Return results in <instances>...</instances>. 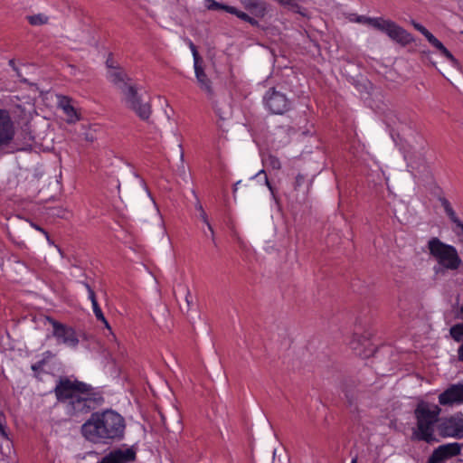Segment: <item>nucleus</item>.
<instances>
[{
  "label": "nucleus",
  "mask_w": 463,
  "mask_h": 463,
  "mask_svg": "<svg viewBox=\"0 0 463 463\" xmlns=\"http://www.w3.org/2000/svg\"><path fill=\"white\" fill-rule=\"evenodd\" d=\"M126 429L125 419L112 410L93 413L82 425L83 436L94 443L120 439Z\"/></svg>",
  "instance_id": "1"
},
{
  "label": "nucleus",
  "mask_w": 463,
  "mask_h": 463,
  "mask_svg": "<svg viewBox=\"0 0 463 463\" xmlns=\"http://www.w3.org/2000/svg\"><path fill=\"white\" fill-rule=\"evenodd\" d=\"M108 79L118 89L120 90L124 96V100L128 107L143 120L148 119L151 115V107L148 102H144L137 95L135 86L128 82L125 72L118 67L113 65L110 59L107 60Z\"/></svg>",
  "instance_id": "2"
},
{
  "label": "nucleus",
  "mask_w": 463,
  "mask_h": 463,
  "mask_svg": "<svg viewBox=\"0 0 463 463\" xmlns=\"http://www.w3.org/2000/svg\"><path fill=\"white\" fill-rule=\"evenodd\" d=\"M440 408L434 403L420 402L415 409L417 424L412 432V437L417 440L428 443L437 441L434 435L435 424L440 414Z\"/></svg>",
  "instance_id": "3"
},
{
  "label": "nucleus",
  "mask_w": 463,
  "mask_h": 463,
  "mask_svg": "<svg viewBox=\"0 0 463 463\" xmlns=\"http://www.w3.org/2000/svg\"><path fill=\"white\" fill-rule=\"evenodd\" d=\"M90 391V387L86 383L68 378L61 379L54 390L59 401L69 402L78 411L85 408Z\"/></svg>",
  "instance_id": "4"
},
{
  "label": "nucleus",
  "mask_w": 463,
  "mask_h": 463,
  "mask_svg": "<svg viewBox=\"0 0 463 463\" xmlns=\"http://www.w3.org/2000/svg\"><path fill=\"white\" fill-rule=\"evenodd\" d=\"M428 250L430 254L445 269H457L461 266V259L457 249L442 242L438 238H431L428 241Z\"/></svg>",
  "instance_id": "5"
},
{
  "label": "nucleus",
  "mask_w": 463,
  "mask_h": 463,
  "mask_svg": "<svg viewBox=\"0 0 463 463\" xmlns=\"http://www.w3.org/2000/svg\"><path fill=\"white\" fill-rule=\"evenodd\" d=\"M439 434L443 438H463V413L457 412L443 418L437 425Z\"/></svg>",
  "instance_id": "6"
},
{
  "label": "nucleus",
  "mask_w": 463,
  "mask_h": 463,
  "mask_svg": "<svg viewBox=\"0 0 463 463\" xmlns=\"http://www.w3.org/2000/svg\"><path fill=\"white\" fill-rule=\"evenodd\" d=\"M46 321L52 325V335L57 339L58 343L63 344L71 349L77 348L80 338L72 327L61 324L50 317H46Z\"/></svg>",
  "instance_id": "7"
},
{
  "label": "nucleus",
  "mask_w": 463,
  "mask_h": 463,
  "mask_svg": "<svg viewBox=\"0 0 463 463\" xmlns=\"http://www.w3.org/2000/svg\"><path fill=\"white\" fill-rule=\"evenodd\" d=\"M15 136V125L10 113L0 109V149L11 144Z\"/></svg>",
  "instance_id": "8"
},
{
  "label": "nucleus",
  "mask_w": 463,
  "mask_h": 463,
  "mask_svg": "<svg viewBox=\"0 0 463 463\" xmlns=\"http://www.w3.org/2000/svg\"><path fill=\"white\" fill-rule=\"evenodd\" d=\"M57 108L62 111L68 124H75L81 119L80 112L76 108L74 100L65 95H56Z\"/></svg>",
  "instance_id": "9"
},
{
  "label": "nucleus",
  "mask_w": 463,
  "mask_h": 463,
  "mask_svg": "<svg viewBox=\"0 0 463 463\" xmlns=\"http://www.w3.org/2000/svg\"><path fill=\"white\" fill-rule=\"evenodd\" d=\"M266 108L274 114H282L288 110L289 102L286 96L275 90H269L264 97Z\"/></svg>",
  "instance_id": "10"
},
{
  "label": "nucleus",
  "mask_w": 463,
  "mask_h": 463,
  "mask_svg": "<svg viewBox=\"0 0 463 463\" xmlns=\"http://www.w3.org/2000/svg\"><path fill=\"white\" fill-rule=\"evenodd\" d=\"M461 447L458 442L439 446L429 458L428 463H444L448 458L458 456L460 453Z\"/></svg>",
  "instance_id": "11"
},
{
  "label": "nucleus",
  "mask_w": 463,
  "mask_h": 463,
  "mask_svg": "<svg viewBox=\"0 0 463 463\" xmlns=\"http://www.w3.org/2000/svg\"><path fill=\"white\" fill-rule=\"evenodd\" d=\"M439 402L443 406L463 403V381L452 384L439 395Z\"/></svg>",
  "instance_id": "12"
},
{
  "label": "nucleus",
  "mask_w": 463,
  "mask_h": 463,
  "mask_svg": "<svg viewBox=\"0 0 463 463\" xmlns=\"http://www.w3.org/2000/svg\"><path fill=\"white\" fill-rule=\"evenodd\" d=\"M412 25L416 30L421 33L429 41V43L437 50H439L440 53L451 62L453 66L458 65V61L452 55V53L430 31H428L423 25L416 22H412Z\"/></svg>",
  "instance_id": "13"
},
{
  "label": "nucleus",
  "mask_w": 463,
  "mask_h": 463,
  "mask_svg": "<svg viewBox=\"0 0 463 463\" xmlns=\"http://www.w3.org/2000/svg\"><path fill=\"white\" fill-rule=\"evenodd\" d=\"M383 33H386L392 41L402 45L409 44L413 41L411 33L390 20L387 21Z\"/></svg>",
  "instance_id": "14"
},
{
  "label": "nucleus",
  "mask_w": 463,
  "mask_h": 463,
  "mask_svg": "<svg viewBox=\"0 0 463 463\" xmlns=\"http://www.w3.org/2000/svg\"><path fill=\"white\" fill-rule=\"evenodd\" d=\"M445 213L452 222V232L458 238V242L463 245V222L458 218L450 203L443 198L440 200Z\"/></svg>",
  "instance_id": "15"
},
{
  "label": "nucleus",
  "mask_w": 463,
  "mask_h": 463,
  "mask_svg": "<svg viewBox=\"0 0 463 463\" xmlns=\"http://www.w3.org/2000/svg\"><path fill=\"white\" fill-rule=\"evenodd\" d=\"M85 288L88 291L89 299L91 302L92 310H93V313H94L96 318L99 321H100L105 326V327H107L108 329H110V326H109L108 320L106 319V317H104L102 310L98 304V301L96 299V296H95L93 289L90 287L89 284H85Z\"/></svg>",
  "instance_id": "16"
},
{
  "label": "nucleus",
  "mask_w": 463,
  "mask_h": 463,
  "mask_svg": "<svg viewBox=\"0 0 463 463\" xmlns=\"http://www.w3.org/2000/svg\"><path fill=\"white\" fill-rule=\"evenodd\" d=\"M459 315L460 317L463 318V302L461 307H459ZM451 337L457 341L460 342L463 340V323L457 324L453 326L449 330ZM458 358L463 362V344L460 345L458 351Z\"/></svg>",
  "instance_id": "17"
},
{
  "label": "nucleus",
  "mask_w": 463,
  "mask_h": 463,
  "mask_svg": "<svg viewBox=\"0 0 463 463\" xmlns=\"http://www.w3.org/2000/svg\"><path fill=\"white\" fill-rule=\"evenodd\" d=\"M245 8L250 10L257 16H264L266 13V4L260 0H239Z\"/></svg>",
  "instance_id": "18"
},
{
  "label": "nucleus",
  "mask_w": 463,
  "mask_h": 463,
  "mask_svg": "<svg viewBox=\"0 0 463 463\" xmlns=\"http://www.w3.org/2000/svg\"><path fill=\"white\" fill-rule=\"evenodd\" d=\"M194 66L195 77H196L197 81H198V83L200 85V88L203 90H204L205 92L211 93L212 89H211L210 80H208V78H207L206 74L204 73L203 70L202 69V67L200 65V62L194 63Z\"/></svg>",
  "instance_id": "19"
},
{
  "label": "nucleus",
  "mask_w": 463,
  "mask_h": 463,
  "mask_svg": "<svg viewBox=\"0 0 463 463\" xmlns=\"http://www.w3.org/2000/svg\"><path fill=\"white\" fill-rule=\"evenodd\" d=\"M262 162L267 166L273 170H279L281 168V162L279 157L274 155L268 154L262 156Z\"/></svg>",
  "instance_id": "20"
},
{
  "label": "nucleus",
  "mask_w": 463,
  "mask_h": 463,
  "mask_svg": "<svg viewBox=\"0 0 463 463\" xmlns=\"http://www.w3.org/2000/svg\"><path fill=\"white\" fill-rule=\"evenodd\" d=\"M387 21L381 17H368L365 24L383 32Z\"/></svg>",
  "instance_id": "21"
},
{
  "label": "nucleus",
  "mask_w": 463,
  "mask_h": 463,
  "mask_svg": "<svg viewBox=\"0 0 463 463\" xmlns=\"http://www.w3.org/2000/svg\"><path fill=\"white\" fill-rule=\"evenodd\" d=\"M28 21L32 25H42L47 24L49 18L45 14H38L28 16Z\"/></svg>",
  "instance_id": "22"
},
{
  "label": "nucleus",
  "mask_w": 463,
  "mask_h": 463,
  "mask_svg": "<svg viewBox=\"0 0 463 463\" xmlns=\"http://www.w3.org/2000/svg\"><path fill=\"white\" fill-rule=\"evenodd\" d=\"M195 209L199 212V216H200L201 220L203 222V223H205L207 225L208 230L211 232V233L213 234V230L208 221L207 214H206L205 211L203 210V205L199 202L196 203Z\"/></svg>",
  "instance_id": "23"
},
{
  "label": "nucleus",
  "mask_w": 463,
  "mask_h": 463,
  "mask_svg": "<svg viewBox=\"0 0 463 463\" xmlns=\"http://www.w3.org/2000/svg\"><path fill=\"white\" fill-rule=\"evenodd\" d=\"M261 175H263V178H264V182H265V184L267 185V187L269 188V192H270V194L272 196L273 199H276V195H275V193H274V189L272 187V185L270 184V183L269 182V179L265 174V171L264 170H260L257 175H256V177H260Z\"/></svg>",
  "instance_id": "24"
},
{
  "label": "nucleus",
  "mask_w": 463,
  "mask_h": 463,
  "mask_svg": "<svg viewBox=\"0 0 463 463\" xmlns=\"http://www.w3.org/2000/svg\"><path fill=\"white\" fill-rule=\"evenodd\" d=\"M188 45H189V48L193 53V57H194V63H197V62H200V57H199V54L197 52V50H196V47L195 45L193 43V42L191 40H186Z\"/></svg>",
  "instance_id": "25"
},
{
  "label": "nucleus",
  "mask_w": 463,
  "mask_h": 463,
  "mask_svg": "<svg viewBox=\"0 0 463 463\" xmlns=\"http://www.w3.org/2000/svg\"><path fill=\"white\" fill-rule=\"evenodd\" d=\"M305 182V176L301 174H298L294 182V189L298 190Z\"/></svg>",
  "instance_id": "26"
},
{
  "label": "nucleus",
  "mask_w": 463,
  "mask_h": 463,
  "mask_svg": "<svg viewBox=\"0 0 463 463\" xmlns=\"http://www.w3.org/2000/svg\"><path fill=\"white\" fill-rule=\"evenodd\" d=\"M208 9H222L223 5L217 3L214 0H206Z\"/></svg>",
  "instance_id": "27"
},
{
  "label": "nucleus",
  "mask_w": 463,
  "mask_h": 463,
  "mask_svg": "<svg viewBox=\"0 0 463 463\" xmlns=\"http://www.w3.org/2000/svg\"><path fill=\"white\" fill-rule=\"evenodd\" d=\"M3 415L0 414V438L7 439L5 423L2 422Z\"/></svg>",
  "instance_id": "28"
},
{
  "label": "nucleus",
  "mask_w": 463,
  "mask_h": 463,
  "mask_svg": "<svg viewBox=\"0 0 463 463\" xmlns=\"http://www.w3.org/2000/svg\"><path fill=\"white\" fill-rule=\"evenodd\" d=\"M222 10H225L226 12L237 15L239 10L233 6L231 5H223Z\"/></svg>",
  "instance_id": "29"
},
{
  "label": "nucleus",
  "mask_w": 463,
  "mask_h": 463,
  "mask_svg": "<svg viewBox=\"0 0 463 463\" xmlns=\"http://www.w3.org/2000/svg\"><path fill=\"white\" fill-rule=\"evenodd\" d=\"M237 17H239L240 19L243 20V21H250V15H248L246 13L242 12V11H240L238 12Z\"/></svg>",
  "instance_id": "30"
},
{
  "label": "nucleus",
  "mask_w": 463,
  "mask_h": 463,
  "mask_svg": "<svg viewBox=\"0 0 463 463\" xmlns=\"http://www.w3.org/2000/svg\"><path fill=\"white\" fill-rule=\"evenodd\" d=\"M367 19H368L367 16L360 15V16H357L354 21L356 23H359V24H365V23L367 22Z\"/></svg>",
  "instance_id": "31"
},
{
  "label": "nucleus",
  "mask_w": 463,
  "mask_h": 463,
  "mask_svg": "<svg viewBox=\"0 0 463 463\" xmlns=\"http://www.w3.org/2000/svg\"><path fill=\"white\" fill-rule=\"evenodd\" d=\"M145 189H146V192L147 195L150 197V199H151V201H152L153 204L155 205V207H156V209L157 213L159 214L158 207H157V205H156V202H155L154 198L152 197V195H151V194H150L149 190L147 189V187H146V186H145Z\"/></svg>",
  "instance_id": "32"
},
{
  "label": "nucleus",
  "mask_w": 463,
  "mask_h": 463,
  "mask_svg": "<svg viewBox=\"0 0 463 463\" xmlns=\"http://www.w3.org/2000/svg\"><path fill=\"white\" fill-rule=\"evenodd\" d=\"M279 3L286 5H292L294 4V0H277Z\"/></svg>",
  "instance_id": "33"
},
{
  "label": "nucleus",
  "mask_w": 463,
  "mask_h": 463,
  "mask_svg": "<svg viewBox=\"0 0 463 463\" xmlns=\"http://www.w3.org/2000/svg\"><path fill=\"white\" fill-rule=\"evenodd\" d=\"M35 229L40 231L41 232H43L46 236V238H48L47 232L45 231H43L42 228L35 226Z\"/></svg>",
  "instance_id": "34"
},
{
  "label": "nucleus",
  "mask_w": 463,
  "mask_h": 463,
  "mask_svg": "<svg viewBox=\"0 0 463 463\" xmlns=\"http://www.w3.org/2000/svg\"><path fill=\"white\" fill-rule=\"evenodd\" d=\"M247 22L253 25L258 24L257 21L255 19L251 18L250 16V21H247Z\"/></svg>",
  "instance_id": "35"
},
{
  "label": "nucleus",
  "mask_w": 463,
  "mask_h": 463,
  "mask_svg": "<svg viewBox=\"0 0 463 463\" xmlns=\"http://www.w3.org/2000/svg\"><path fill=\"white\" fill-rule=\"evenodd\" d=\"M160 226L162 227L163 229V233L165 234V222L163 221H161L160 222Z\"/></svg>",
  "instance_id": "36"
},
{
  "label": "nucleus",
  "mask_w": 463,
  "mask_h": 463,
  "mask_svg": "<svg viewBox=\"0 0 463 463\" xmlns=\"http://www.w3.org/2000/svg\"><path fill=\"white\" fill-rule=\"evenodd\" d=\"M188 298H189V293H188V294L186 295V297H185L186 302H187V304L189 305V304H190V301H189Z\"/></svg>",
  "instance_id": "37"
},
{
  "label": "nucleus",
  "mask_w": 463,
  "mask_h": 463,
  "mask_svg": "<svg viewBox=\"0 0 463 463\" xmlns=\"http://www.w3.org/2000/svg\"><path fill=\"white\" fill-rule=\"evenodd\" d=\"M351 463H357V458H353Z\"/></svg>",
  "instance_id": "38"
},
{
  "label": "nucleus",
  "mask_w": 463,
  "mask_h": 463,
  "mask_svg": "<svg viewBox=\"0 0 463 463\" xmlns=\"http://www.w3.org/2000/svg\"><path fill=\"white\" fill-rule=\"evenodd\" d=\"M458 269H461V271L463 273V263L462 262H461V266Z\"/></svg>",
  "instance_id": "39"
},
{
  "label": "nucleus",
  "mask_w": 463,
  "mask_h": 463,
  "mask_svg": "<svg viewBox=\"0 0 463 463\" xmlns=\"http://www.w3.org/2000/svg\"><path fill=\"white\" fill-rule=\"evenodd\" d=\"M183 158H184V154H183V152H182V153H181V159H183Z\"/></svg>",
  "instance_id": "40"
}]
</instances>
